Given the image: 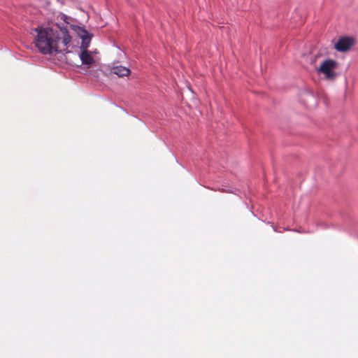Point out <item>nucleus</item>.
<instances>
[{
	"label": "nucleus",
	"mask_w": 358,
	"mask_h": 358,
	"mask_svg": "<svg viewBox=\"0 0 358 358\" xmlns=\"http://www.w3.org/2000/svg\"><path fill=\"white\" fill-rule=\"evenodd\" d=\"M71 17L62 13H59L57 20L63 21L56 22L59 30L50 27L40 26L33 29L34 43L38 52L43 55L69 52V48L72 44V37L69 34L68 25Z\"/></svg>",
	"instance_id": "1"
},
{
	"label": "nucleus",
	"mask_w": 358,
	"mask_h": 358,
	"mask_svg": "<svg viewBox=\"0 0 358 358\" xmlns=\"http://www.w3.org/2000/svg\"><path fill=\"white\" fill-rule=\"evenodd\" d=\"M337 67L338 62L332 59H326L321 63L317 71L318 74L324 75L326 79L333 80L337 76L336 73Z\"/></svg>",
	"instance_id": "3"
},
{
	"label": "nucleus",
	"mask_w": 358,
	"mask_h": 358,
	"mask_svg": "<svg viewBox=\"0 0 358 358\" xmlns=\"http://www.w3.org/2000/svg\"><path fill=\"white\" fill-rule=\"evenodd\" d=\"M70 28L76 32L78 36L82 40L81 48H83L79 54V57L82 62V64L86 65L87 68H90L94 62V57L91 55L90 52L87 50L91 41L92 35L81 27L71 24Z\"/></svg>",
	"instance_id": "2"
},
{
	"label": "nucleus",
	"mask_w": 358,
	"mask_h": 358,
	"mask_svg": "<svg viewBox=\"0 0 358 358\" xmlns=\"http://www.w3.org/2000/svg\"><path fill=\"white\" fill-rule=\"evenodd\" d=\"M355 44V40L352 37H342L335 43L334 48L338 52H345Z\"/></svg>",
	"instance_id": "4"
},
{
	"label": "nucleus",
	"mask_w": 358,
	"mask_h": 358,
	"mask_svg": "<svg viewBox=\"0 0 358 358\" xmlns=\"http://www.w3.org/2000/svg\"><path fill=\"white\" fill-rule=\"evenodd\" d=\"M113 73L120 77H122L128 76L130 73V70L128 68L122 66H117L113 67Z\"/></svg>",
	"instance_id": "5"
}]
</instances>
